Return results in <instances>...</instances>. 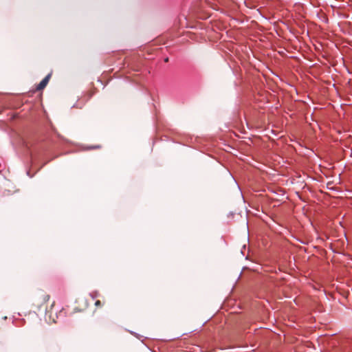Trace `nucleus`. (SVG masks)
Listing matches in <instances>:
<instances>
[{
    "label": "nucleus",
    "mask_w": 352,
    "mask_h": 352,
    "mask_svg": "<svg viewBox=\"0 0 352 352\" xmlns=\"http://www.w3.org/2000/svg\"><path fill=\"white\" fill-rule=\"evenodd\" d=\"M95 305H96V306H100V300H97V301L96 302Z\"/></svg>",
    "instance_id": "obj_3"
},
{
    "label": "nucleus",
    "mask_w": 352,
    "mask_h": 352,
    "mask_svg": "<svg viewBox=\"0 0 352 352\" xmlns=\"http://www.w3.org/2000/svg\"><path fill=\"white\" fill-rule=\"evenodd\" d=\"M50 78V75H47V76H45L41 82L38 85L36 89L38 90H41V89H43V88H45L46 87V85H47L48 83V81H49V79Z\"/></svg>",
    "instance_id": "obj_1"
},
{
    "label": "nucleus",
    "mask_w": 352,
    "mask_h": 352,
    "mask_svg": "<svg viewBox=\"0 0 352 352\" xmlns=\"http://www.w3.org/2000/svg\"><path fill=\"white\" fill-rule=\"evenodd\" d=\"M50 298V296L48 295L45 296L44 300L47 301Z\"/></svg>",
    "instance_id": "obj_2"
}]
</instances>
